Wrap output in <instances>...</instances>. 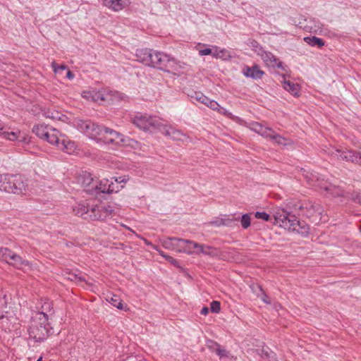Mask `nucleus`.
<instances>
[{
    "label": "nucleus",
    "instance_id": "nucleus-45",
    "mask_svg": "<svg viewBox=\"0 0 361 361\" xmlns=\"http://www.w3.org/2000/svg\"><path fill=\"white\" fill-rule=\"evenodd\" d=\"M250 215L248 214H243L240 219V223L243 228H247L250 226Z\"/></svg>",
    "mask_w": 361,
    "mask_h": 361
},
{
    "label": "nucleus",
    "instance_id": "nucleus-28",
    "mask_svg": "<svg viewBox=\"0 0 361 361\" xmlns=\"http://www.w3.org/2000/svg\"><path fill=\"white\" fill-rule=\"evenodd\" d=\"M257 354L264 360L277 361L276 354L268 347H262L261 349L257 350Z\"/></svg>",
    "mask_w": 361,
    "mask_h": 361
},
{
    "label": "nucleus",
    "instance_id": "nucleus-44",
    "mask_svg": "<svg viewBox=\"0 0 361 361\" xmlns=\"http://www.w3.org/2000/svg\"><path fill=\"white\" fill-rule=\"evenodd\" d=\"M215 352L221 359L230 357L229 353L224 348H221L219 345H216Z\"/></svg>",
    "mask_w": 361,
    "mask_h": 361
},
{
    "label": "nucleus",
    "instance_id": "nucleus-14",
    "mask_svg": "<svg viewBox=\"0 0 361 361\" xmlns=\"http://www.w3.org/2000/svg\"><path fill=\"white\" fill-rule=\"evenodd\" d=\"M159 131L173 140L183 141L187 138V136L180 130L175 128L171 125L164 123L163 122H161Z\"/></svg>",
    "mask_w": 361,
    "mask_h": 361
},
{
    "label": "nucleus",
    "instance_id": "nucleus-33",
    "mask_svg": "<svg viewBox=\"0 0 361 361\" xmlns=\"http://www.w3.org/2000/svg\"><path fill=\"white\" fill-rule=\"evenodd\" d=\"M52 127L44 124H37L34 126L32 132L39 138L42 139L48 133V130Z\"/></svg>",
    "mask_w": 361,
    "mask_h": 361
},
{
    "label": "nucleus",
    "instance_id": "nucleus-20",
    "mask_svg": "<svg viewBox=\"0 0 361 361\" xmlns=\"http://www.w3.org/2000/svg\"><path fill=\"white\" fill-rule=\"evenodd\" d=\"M243 74L254 80L261 79L265 74L264 71L260 69L259 66H245L243 68Z\"/></svg>",
    "mask_w": 361,
    "mask_h": 361
},
{
    "label": "nucleus",
    "instance_id": "nucleus-40",
    "mask_svg": "<svg viewBox=\"0 0 361 361\" xmlns=\"http://www.w3.org/2000/svg\"><path fill=\"white\" fill-rule=\"evenodd\" d=\"M51 67L55 74L62 75L64 71L68 69V67L63 64L58 65L55 61L51 63Z\"/></svg>",
    "mask_w": 361,
    "mask_h": 361
},
{
    "label": "nucleus",
    "instance_id": "nucleus-25",
    "mask_svg": "<svg viewBox=\"0 0 361 361\" xmlns=\"http://www.w3.org/2000/svg\"><path fill=\"white\" fill-rule=\"evenodd\" d=\"M213 58L223 61H228L231 59V52L225 49L214 45Z\"/></svg>",
    "mask_w": 361,
    "mask_h": 361
},
{
    "label": "nucleus",
    "instance_id": "nucleus-53",
    "mask_svg": "<svg viewBox=\"0 0 361 361\" xmlns=\"http://www.w3.org/2000/svg\"><path fill=\"white\" fill-rule=\"evenodd\" d=\"M166 259H167L169 262H170L171 263H172V264H175V263H176V259H174L173 257H171L169 256V255H168V257H166Z\"/></svg>",
    "mask_w": 361,
    "mask_h": 361
},
{
    "label": "nucleus",
    "instance_id": "nucleus-52",
    "mask_svg": "<svg viewBox=\"0 0 361 361\" xmlns=\"http://www.w3.org/2000/svg\"><path fill=\"white\" fill-rule=\"evenodd\" d=\"M153 248H154V249H155V250H157L159 252V253L162 257H164L165 259H166V257H168V255H165V254L164 253V252H163V251H161V250H158V249H157V247L156 246H153Z\"/></svg>",
    "mask_w": 361,
    "mask_h": 361
},
{
    "label": "nucleus",
    "instance_id": "nucleus-11",
    "mask_svg": "<svg viewBox=\"0 0 361 361\" xmlns=\"http://www.w3.org/2000/svg\"><path fill=\"white\" fill-rule=\"evenodd\" d=\"M7 308V296L5 293L0 291V319H2L4 326L8 330L12 331L17 329L18 323H17V319L11 317L9 319L8 317H4V312H6Z\"/></svg>",
    "mask_w": 361,
    "mask_h": 361
},
{
    "label": "nucleus",
    "instance_id": "nucleus-32",
    "mask_svg": "<svg viewBox=\"0 0 361 361\" xmlns=\"http://www.w3.org/2000/svg\"><path fill=\"white\" fill-rule=\"evenodd\" d=\"M44 116L46 118H51L52 120H59L62 121H66L67 119V117L59 112L58 111H56L54 109H47L44 111Z\"/></svg>",
    "mask_w": 361,
    "mask_h": 361
},
{
    "label": "nucleus",
    "instance_id": "nucleus-4",
    "mask_svg": "<svg viewBox=\"0 0 361 361\" xmlns=\"http://www.w3.org/2000/svg\"><path fill=\"white\" fill-rule=\"evenodd\" d=\"M74 126L82 133L97 143L100 144V139L104 130V126L98 125L90 120L75 118Z\"/></svg>",
    "mask_w": 361,
    "mask_h": 361
},
{
    "label": "nucleus",
    "instance_id": "nucleus-55",
    "mask_svg": "<svg viewBox=\"0 0 361 361\" xmlns=\"http://www.w3.org/2000/svg\"><path fill=\"white\" fill-rule=\"evenodd\" d=\"M37 361H42V357H39Z\"/></svg>",
    "mask_w": 361,
    "mask_h": 361
},
{
    "label": "nucleus",
    "instance_id": "nucleus-46",
    "mask_svg": "<svg viewBox=\"0 0 361 361\" xmlns=\"http://www.w3.org/2000/svg\"><path fill=\"white\" fill-rule=\"evenodd\" d=\"M210 309L212 312L219 313L221 310V304L219 301H212L210 304Z\"/></svg>",
    "mask_w": 361,
    "mask_h": 361
},
{
    "label": "nucleus",
    "instance_id": "nucleus-2",
    "mask_svg": "<svg viewBox=\"0 0 361 361\" xmlns=\"http://www.w3.org/2000/svg\"><path fill=\"white\" fill-rule=\"evenodd\" d=\"M305 178L311 185L323 190L326 196L338 198L340 202H343V200L348 197V194L341 188L321 179L320 177L314 173L307 172Z\"/></svg>",
    "mask_w": 361,
    "mask_h": 361
},
{
    "label": "nucleus",
    "instance_id": "nucleus-24",
    "mask_svg": "<svg viewBox=\"0 0 361 361\" xmlns=\"http://www.w3.org/2000/svg\"><path fill=\"white\" fill-rule=\"evenodd\" d=\"M249 128L251 130L259 134L264 137L268 138L272 130L271 128L262 126L257 122H252L249 124Z\"/></svg>",
    "mask_w": 361,
    "mask_h": 361
},
{
    "label": "nucleus",
    "instance_id": "nucleus-21",
    "mask_svg": "<svg viewBox=\"0 0 361 361\" xmlns=\"http://www.w3.org/2000/svg\"><path fill=\"white\" fill-rule=\"evenodd\" d=\"M8 264L23 271L31 270L32 269V264L27 260L22 259L19 255L14 252L12 255V258Z\"/></svg>",
    "mask_w": 361,
    "mask_h": 361
},
{
    "label": "nucleus",
    "instance_id": "nucleus-6",
    "mask_svg": "<svg viewBox=\"0 0 361 361\" xmlns=\"http://www.w3.org/2000/svg\"><path fill=\"white\" fill-rule=\"evenodd\" d=\"M100 144H113L119 146H133L136 142L111 128L104 127Z\"/></svg>",
    "mask_w": 361,
    "mask_h": 361
},
{
    "label": "nucleus",
    "instance_id": "nucleus-30",
    "mask_svg": "<svg viewBox=\"0 0 361 361\" xmlns=\"http://www.w3.org/2000/svg\"><path fill=\"white\" fill-rule=\"evenodd\" d=\"M289 215L290 214L283 209H277L274 213L275 224L283 228V225Z\"/></svg>",
    "mask_w": 361,
    "mask_h": 361
},
{
    "label": "nucleus",
    "instance_id": "nucleus-47",
    "mask_svg": "<svg viewBox=\"0 0 361 361\" xmlns=\"http://www.w3.org/2000/svg\"><path fill=\"white\" fill-rule=\"evenodd\" d=\"M255 216L257 218V219H263L264 221H269V219H270V216L269 214H268L266 212H257L255 214Z\"/></svg>",
    "mask_w": 361,
    "mask_h": 361
},
{
    "label": "nucleus",
    "instance_id": "nucleus-36",
    "mask_svg": "<svg viewBox=\"0 0 361 361\" xmlns=\"http://www.w3.org/2000/svg\"><path fill=\"white\" fill-rule=\"evenodd\" d=\"M63 275L67 279L74 281L77 283L85 282V279L81 276H80L79 274L75 272L71 271H66Z\"/></svg>",
    "mask_w": 361,
    "mask_h": 361
},
{
    "label": "nucleus",
    "instance_id": "nucleus-26",
    "mask_svg": "<svg viewBox=\"0 0 361 361\" xmlns=\"http://www.w3.org/2000/svg\"><path fill=\"white\" fill-rule=\"evenodd\" d=\"M282 85L284 90L290 92L292 95L299 97L301 88L298 84L294 83L290 80H286L284 78L282 82Z\"/></svg>",
    "mask_w": 361,
    "mask_h": 361
},
{
    "label": "nucleus",
    "instance_id": "nucleus-37",
    "mask_svg": "<svg viewBox=\"0 0 361 361\" xmlns=\"http://www.w3.org/2000/svg\"><path fill=\"white\" fill-rule=\"evenodd\" d=\"M106 301L110 302L113 306L117 307L119 310L123 309V304L119 296L112 295L110 297L107 296L106 298Z\"/></svg>",
    "mask_w": 361,
    "mask_h": 361
},
{
    "label": "nucleus",
    "instance_id": "nucleus-19",
    "mask_svg": "<svg viewBox=\"0 0 361 361\" xmlns=\"http://www.w3.org/2000/svg\"><path fill=\"white\" fill-rule=\"evenodd\" d=\"M130 4L129 0H102V5L114 12H119Z\"/></svg>",
    "mask_w": 361,
    "mask_h": 361
},
{
    "label": "nucleus",
    "instance_id": "nucleus-42",
    "mask_svg": "<svg viewBox=\"0 0 361 361\" xmlns=\"http://www.w3.org/2000/svg\"><path fill=\"white\" fill-rule=\"evenodd\" d=\"M269 139L274 140L275 142L280 145H285V138L281 136L280 135L276 133L273 130H271L270 135L269 136Z\"/></svg>",
    "mask_w": 361,
    "mask_h": 361
},
{
    "label": "nucleus",
    "instance_id": "nucleus-8",
    "mask_svg": "<svg viewBox=\"0 0 361 361\" xmlns=\"http://www.w3.org/2000/svg\"><path fill=\"white\" fill-rule=\"evenodd\" d=\"M197 102L204 104L209 109L219 112V114L227 116L228 118L232 119L234 121L239 122L240 121V118L233 116L231 112L227 111L225 108L221 107L219 103L213 99H209L204 94L201 92H195V95L192 97Z\"/></svg>",
    "mask_w": 361,
    "mask_h": 361
},
{
    "label": "nucleus",
    "instance_id": "nucleus-51",
    "mask_svg": "<svg viewBox=\"0 0 361 361\" xmlns=\"http://www.w3.org/2000/svg\"><path fill=\"white\" fill-rule=\"evenodd\" d=\"M160 54L159 51H152V61H156V59L154 57V56H157Z\"/></svg>",
    "mask_w": 361,
    "mask_h": 361
},
{
    "label": "nucleus",
    "instance_id": "nucleus-39",
    "mask_svg": "<svg viewBox=\"0 0 361 361\" xmlns=\"http://www.w3.org/2000/svg\"><path fill=\"white\" fill-rule=\"evenodd\" d=\"M177 240H179V238H168V239L164 240L162 242V245L166 249L173 250L176 251V242Z\"/></svg>",
    "mask_w": 361,
    "mask_h": 361
},
{
    "label": "nucleus",
    "instance_id": "nucleus-9",
    "mask_svg": "<svg viewBox=\"0 0 361 361\" xmlns=\"http://www.w3.org/2000/svg\"><path fill=\"white\" fill-rule=\"evenodd\" d=\"M92 200V207L90 212V220L104 221L112 217L115 214L114 207L108 204H96Z\"/></svg>",
    "mask_w": 361,
    "mask_h": 361
},
{
    "label": "nucleus",
    "instance_id": "nucleus-48",
    "mask_svg": "<svg viewBox=\"0 0 361 361\" xmlns=\"http://www.w3.org/2000/svg\"><path fill=\"white\" fill-rule=\"evenodd\" d=\"M66 77L69 79V80H72L74 78V74L68 69L66 70Z\"/></svg>",
    "mask_w": 361,
    "mask_h": 361
},
{
    "label": "nucleus",
    "instance_id": "nucleus-23",
    "mask_svg": "<svg viewBox=\"0 0 361 361\" xmlns=\"http://www.w3.org/2000/svg\"><path fill=\"white\" fill-rule=\"evenodd\" d=\"M46 134L47 135L44 136L42 140H46L49 144L55 145L56 147L59 145V142L61 140V138L63 137V135H62L59 130L53 127L49 129L48 133Z\"/></svg>",
    "mask_w": 361,
    "mask_h": 361
},
{
    "label": "nucleus",
    "instance_id": "nucleus-1",
    "mask_svg": "<svg viewBox=\"0 0 361 361\" xmlns=\"http://www.w3.org/2000/svg\"><path fill=\"white\" fill-rule=\"evenodd\" d=\"M42 311L36 312L32 314L27 328L29 338L35 342L44 341L49 336V324L47 312L51 311L52 305L47 300L42 306Z\"/></svg>",
    "mask_w": 361,
    "mask_h": 361
},
{
    "label": "nucleus",
    "instance_id": "nucleus-49",
    "mask_svg": "<svg viewBox=\"0 0 361 361\" xmlns=\"http://www.w3.org/2000/svg\"><path fill=\"white\" fill-rule=\"evenodd\" d=\"M262 300L267 303V304H270L271 303V301L269 300L267 295H266L265 294H263L262 295Z\"/></svg>",
    "mask_w": 361,
    "mask_h": 361
},
{
    "label": "nucleus",
    "instance_id": "nucleus-17",
    "mask_svg": "<svg viewBox=\"0 0 361 361\" xmlns=\"http://www.w3.org/2000/svg\"><path fill=\"white\" fill-rule=\"evenodd\" d=\"M56 147L69 154H78L80 151L75 142L66 138L65 135L61 138V140L59 142V145H57Z\"/></svg>",
    "mask_w": 361,
    "mask_h": 361
},
{
    "label": "nucleus",
    "instance_id": "nucleus-31",
    "mask_svg": "<svg viewBox=\"0 0 361 361\" xmlns=\"http://www.w3.org/2000/svg\"><path fill=\"white\" fill-rule=\"evenodd\" d=\"M195 255H199L200 254H203L205 255H213L215 254V250L213 247L204 244L197 243V245H195Z\"/></svg>",
    "mask_w": 361,
    "mask_h": 361
},
{
    "label": "nucleus",
    "instance_id": "nucleus-27",
    "mask_svg": "<svg viewBox=\"0 0 361 361\" xmlns=\"http://www.w3.org/2000/svg\"><path fill=\"white\" fill-rule=\"evenodd\" d=\"M300 226V221L297 219L295 215L290 214L285 221L283 225V228L288 231H298V227Z\"/></svg>",
    "mask_w": 361,
    "mask_h": 361
},
{
    "label": "nucleus",
    "instance_id": "nucleus-3",
    "mask_svg": "<svg viewBox=\"0 0 361 361\" xmlns=\"http://www.w3.org/2000/svg\"><path fill=\"white\" fill-rule=\"evenodd\" d=\"M81 96L87 101L93 102H105L107 104L114 103L121 99V94L118 92H113L107 90L89 89L84 90Z\"/></svg>",
    "mask_w": 361,
    "mask_h": 361
},
{
    "label": "nucleus",
    "instance_id": "nucleus-18",
    "mask_svg": "<svg viewBox=\"0 0 361 361\" xmlns=\"http://www.w3.org/2000/svg\"><path fill=\"white\" fill-rule=\"evenodd\" d=\"M176 252H184L188 255H195V245L197 243L179 238L176 240Z\"/></svg>",
    "mask_w": 361,
    "mask_h": 361
},
{
    "label": "nucleus",
    "instance_id": "nucleus-7",
    "mask_svg": "<svg viewBox=\"0 0 361 361\" xmlns=\"http://www.w3.org/2000/svg\"><path fill=\"white\" fill-rule=\"evenodd\" d=\"M162 121L155 116L147 114H138L133 118V123L138 128L143 131L152 133L154 130L161 129Z\"/></svg>",
    "mask_w": 361,
    "mask_h": 361
},
{
    "label": "nucleus",
    "instance_id": "nucleus-38",
    "mask_svg": "<svg viewBox=\"0 0 361 361\" xmlns=\"http://www.w3.org/2000/svg\"><path fill=\"white\" fill-rule=\"evenodd\" d=\"M13 252L6 247L0 249V259L6 263H8L12 258Z\"/></svg>",
    "mask_w": 361,
    "mask_h": 361
},
{
    "label": "nucleus",
    "instance_id": "nucleus-16",
    "mask_svg": "<svg viewBox=\"0 0 361 361\" xmlns=\"http://www.w3.org/2000/svg\"><path fill=\"white\" fill-rule=\"evenodd\" d=\"M259 56H260L267 66L273 68L277 67L281 70H285L283 63L271 52L263 50L262 51H260Z\"/></svg>",
    "mask_w": 361,
    "mask_h": 361
},
{
    "label": "nucleus",
    "instance_id": "nucleus-13",
    "mask_svg": "<svg viewBox=\"0 0 361 361\" xmlns=\"http://www.w3.org/2000/svg\"><path fill=\"white\" fill-rule=\"evenodd\" d=\"M92 200H82L76 202L73 207V212L78 216L82 217L85 219H90V212L91 209Z\"/></svg>",
    "mask_w": 361,
    "mask_h": 361
},
{
    "label": "nucleus",
    "instance_id": "nucleus-29",
    "mask_svg": "<svg viewBox=\"0 0 361 361\" xmlns=\"http://www.w3.org/2000/svg\"><path fill=\"white\" fill-rule=\"evenodd\" d=\"M19 131L8 132L4 130V124L0 121V137L11 141L16 140L19 137Z\"/></svg>",
    "mask_w": 361,
    "mask_h": 361
},
{
    "label": "nucleus",
    "instance_id": "nucleus-41",
    "mask_svg": "<svg viewBox=\"0 0 361 361\" xmlns=\"http://www.w3.org/2000/svg\"><path fill=\"white\" fill-rule=\"evenodd\" d=\"M129 179L130 178L128 176H123L114 178V181L116 182L115 185L118 186L120 190L121 188H124V185L129 180Z\"/></svg>",
    "mask_w": 361,
    "mask_h": 361
},
{
    "label": "nucleus",
    "instance_id": "nucleus-10",
    "mask_svg": "<svg viewBox=\"0 0 361 361\" xmlns=\"http://www.w3.org/2000/svg\"><path fill=\"white\" fill-rule=\"evenodd\" d=\"M329 154L338 160L351 161L361 165V152H356L352 150L341 151L339 149H329Z\"/></svg>",
    "mask_w": 361,
    "mask_h": 361
},
{
    "label": "nucleus",
    "instance_id": "nucleus-43",
    "mask_svg": "<svg viewBox=\"0 0 361 361\" xmlns=\"http://www.w3.org/2000/svg\"><path fill=\"white\" fill-rule=\"evenodd\" d=\"M248 45L258 56L259 55L260 51H262L264 50V49L259 45V44L254 39L250 40Z\"/></svg>",
    "mask_w": 361,
    "mask_h": 361
},
{
    "label": "nucleus",
    "instance_id": "nucleus-34",
    "mask_svg": "<svg viewBox=\"0 0 361 361\" xmlns=\"http://www.w3.org/2000/svg\"><path fill=\"white\" fill-rule=\"evenodd\" d=\"M304 42H305L308 45L311 47H322L324 46V41L315 36L312 37H305L303 39Z\"/></svg>",
    "mask_w": 361,
    "mask_h": 361
},
{
    "label": "nucleus",
    "instance_id": "nucleus-5",
    "mask_svg": "<svg viewBox=\"0 0 361 361\" xmlns=\"http://www.w3.org/2000/svg\"><path fill=\"white\" fill-rule=\"evenodd\" d=\"M26 185L21 176L18 175L0 174V190L6 192L20 194L25 190Z\"/></svg>",
    "mask_w": 361,
    "mask_h": 361
},
{
    "label": "nucleus",
    "instance_id": "nucleus-54",
    "mask_svg": "<svg viewBox=\"0 0 361 361\" xmlns=\"http://www.w3.org/2000/svg\"><path fill=\"white\" fill-rule=\"evenodd\" d=\"M145 243L146 245H152V247L154 246V245H152V243H149V242L148 240H145Z\"/></svg>",
    "mask_w": 361,
    "mask_h": 361
},
{
    "label": "nucleus",
    "instance_id": "nucleus-15",
    "mask_svg": "<svg viewBox=\"0 0 361 361\" xmlns=\"http://www.w3.org/2000/svg\"><path fill=\"white\" fill-rule=\"evenodd\" d=\"M156 61H152L151 66L157 68L162 71H169V68H171L174 63V60L170 59L169 56L160 52L157 56H154Z\"/></svg>",
    "mask_w": 361,
    "mask_h": 361
},
{
    "label": "nucleus",
    "instance_id": "nucleus-35",
    "mask_svg": "<svg viewBox=\"0 0 361 361\" xmlns=\"http://www.w3.org/2000/svg\"><path fill=\"white\" fill-rule=\"evenodd\" d=\"M195 49L198 51L200 56L212 55L213 56L214 45L209 48L205 44L199 43L195 46Z\"/></svg>",
    "mask_w": 361,
    "mask_h": 361
},
{
    "label": "nucleus",
    "instance_id": "nucleus-22",
    "mask_svg": "<svg viewBox=\"0 0 361 361\" xmlns=\"http://www.w3.org/2000/svg\"><path fill=\"white\" fill-rule=\"evenodd\" d=\"M152 50L149 49H137L135 54L137 61L150 67L152 62Z\"/></svg>",
    "mask_w": 361,
    "mask_h": 361
},
{
    "label": "nucleus",
    "instance_id": "nucleus-12",
    "mask_svg": "<svg viewBox=\"0 0 361 361\" xmlns=\"http://www.w3.org/2000/svg\"><path fill=\"white\" fill-rule=\"evenodd\" d=\"M90 183L92 185V188H94L95 190L102 193H111L119 191L118 186L107 178L101 180L91 178Z\"/></svg>",
    "mask_w": 361,
    "mask_h": 361
},
{
    "label": "nucleus",
    "instance_id": "nucleus-50",
    "mask_svg": "<svg viewBox=\"0 0 361 361\" xmlns=\"http://www.w3.org/2000/svg\"><path fill=\"white\" fill-rule=\"evenodd\" d=\"M209 312V309L207 307H204L202 308L200 313L203 315H207Z\"/></svg>",
    "mask_w": 361,
    "mask_h": 361
}]
</instances>
